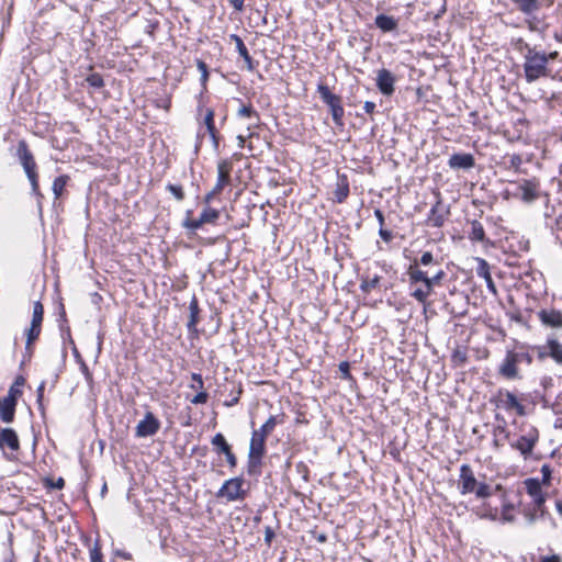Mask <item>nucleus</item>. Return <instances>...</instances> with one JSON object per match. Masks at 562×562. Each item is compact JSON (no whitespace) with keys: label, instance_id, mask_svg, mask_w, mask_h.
I'll return each mask as SVG.
<instances>
[{"label":"nucleus","instance_id":"f257e3e1","mask_svg":"<svg viewBox=\"0 0 562 562\" xmlns=\"http://www.w3.org/2000/svg\"><path fill=\"white\" fill-rule=\"evenodd\" d=\"M15 155L30 182L31 193L36 199L37 209L40 213H42L44 194L40 189V176L37 171V164L33 153L31 151L27 143L24 139H21L18 143Z\"/></svg>","mask_w":562,"mask_h":562},{"label":"nucleus","instance_id":"cd10ccee","mask_svg":"<svg viewBox=\"0 0 562 562\" xmlns=\"http://www.w3.org/2000/svg\"><path fill=\"white\" fill-rule=\"evenodd\" d=\"M263 456L248 453L247 474L249 476H259L261 474Z\"/></svg>","mask_w":562,"mask_h":562},{"label":"nucleus","instance_id":"49530a36","mask_svg":"<svg viewBox=\"0 0 562 562\" xmlns=\"http://www.w3.org/2000/svg\"><path fill=\"white\" fill-rule=\"evenodd\" d=\"M166 188L178 201L184 199L186 195L181 186L169 183Z\"/></svg>","mask_w":562,"mask_h":562},{"label":"nucleus","instance_id":"9d476101","mask_svg":"<svg viewBox=\"0 0 562 562\" xmlns=\"http://www.w3.org/2000/svg\"><path fill=\"white\" fill-rule=\"evenodd\" d=\"M448 166L452 170H470L475 166V158L470 153H456L450 156Z\"/></svg>","mask_w":562,"mask_h":562},{"label":"nucleus","instance_id":"7ed1b4c3","mask_svg":"<svg viewBox=\"0 0 562 562\" xmlns=\"http://www.w3.org/2000/svg\"><path fill=\"white\" fill-rule=\"evenodd\" d=\"M513 183L516 186L513 196L526 205H531L541 198H548V193L541 189L540 179L537 177L520 179Z\"/></svg>","mask_w":562,"mask_h":562},{"label":"nucleus","instance_id":"79ce46f5","mask_svg":"<svg viewBox=\"0 0 562 562\" xmlns=\"http://www.w3.org/2000/svg\"><path fill=\"white\" fill-rule=\"evenodd\" d=\"M90 562H103V554L101 552V547L99 541H95L94 544L89 550Z\"/></svg>","mask_w":562,"mask_h":562},{"label":"nucleus","instance_id":"e433bc0d","mask_svg":"<svg viewBox=\"0 0 562 562\" xmlns=\"http://www.w3.org/2000/svg\"><path fill=\"white\" fill-rule=\"evenodd\" d=\"M380 277L375 274L373 278H362L360 283V289L364 293H370L373 289H375L380 283Z\"/></svg>","mask_w":562,"mask_h":562},{"label":"nucleus","instance_id":"dca6fc26","mask_svg":"<svg viewBox=\"0 0 562 562\" xmlns=\"http://www.w3.org/2000/svg\"><path fill=\"white\" fill-rule=\"evenodd\" d=\"M518 362L519 356L514 352H508L499 367V373L506 379H516L518 376Z\"/></svg>","mask_w":562,"mask_h":562},{"label":"nucleus","instance_id":"72a5a7b5","mask_svg":"<svg viewBox=\"0 0 562 562\" xmlns=\"http://www.w3.org/2000/svg\"><path fill=\"white\" fill-rule=\"evenodd\" d=\"M199 217L203 224H213L218 220L220 212L215 209L206 206Z\"/></svg>","mask_w":562,"mask_h":562},{"label":"nucleus","instance_id":"473e14b6","mask_svg":"<svg viewBox=\"0 0 562 562\" xmlns=\"http://www.w3.org/2000/svg\"><path fill=\"white\" fill-rule=\"evenodd\" d=\"M470 238L475 241H484L485 239V232L483 225L474 220L471 222V233Z\"/></svg>","mask_w":562,"mask_h":562},{"label":"nucleus","instance_id":"0e129e2a","mask_svg":"<svg viewBox=\"0 0 562 562\" xmlns=\"http://www.w3.org/2000/svg\"><path fill=\"white\" fill-rule=\"evenodd\" d=\"M541 473L543 475V481L546 483H548L550 481V477H551V470H550V468L548 465H542Z\"/></svg>","mask_w":562,"mask_h":562},{"label":"nucleus","instance_id":"2eb2a0df","mask_svg":"<svg viewBox=\"0 0 562 562\" xmlns=\"http://www.w3.org/2000/svg\"><path fill=\"white\" fill-rule=\"evenodd\" d=\"M395 77L387 69H380L376 76V87L384 95H392L394 92Z\"/></svg>","mask_w":562,"mask_h":562},{"label":"nucleus","instance_id":"f3484780","mask_svg":"<svg viewBox=\"0 0 562 562\" xmlns=\"http://www.w3.org/2000/svg\"><path fill=\"white\" fill-rule=\"evenodd\" d=\"M476 261H477V266L475 269L476 276L479 278H482L485 281L486 286L491 293L496 294L497 290H496V285L491 276L488 262L483 258H476Z\"/></svg>","mask_w":562,"mask_h":562},{"label":"nucleus","instance_id":"052dcab7","mask_svg":"<svg viewBox=\"0 0 562 562\" xmlns=\"http://www.w3.org/2000/svg\"><path fill=\"white\" fill-rule=\"evenodd\" d=\"M80 369L86 378V381L91 384L93 381L92 373L89 371L88 366L85 362H81Z\"/></svg>","mask_w":562,"mask_h":562},{"label":"nucleus","instance_id":"37998d69","mask_svg":"<svg viewBox=\"0 0 562 562\" xmlns=\"http://www.w3.org/2000/svg\"><path fill=\"white\" fill-rule=\"evenodd\" d=\"M190 214H191V211H188L187 212V218L183 221V226L190 231H196L199 229L202 225H204L202 223V221L199 218H190Z\"/></svg>","mask_w":562,"mask_h":562},{"label":"nucleus","instance_id":"5701e85b","mask_svg":"<svg viewBox=\"0 0 562 562\" xmlns=\"http://www.w3.org/2000/svg\"><path fill=\"white\" fill-rule=\"evenodd\" d=\"M317 92L319 93L323 102L329 106V110L336 105L341 104V98L337 94H334L326 85L318 83Z\"/></svg>","mask_w":562,"mask_h":562},{"label":"nucleus","instance_id":"6e6552de","mask_svg":"<svg viewBox=\"0 0 562 562\" xmlns=\"http://www.w3.org/2000/svg\"><path fill=\"white\" fill-rule=\"evenodd\" d=\"M479 482L473 470L469 464H462L460 468L459 491L462 495L474 493Z\"/></svg>","mask_w":562,"mask_h":562},{"label":"nucleus","instance_id":"4d7b16f0","mask_svg":"<svg viewBox=\"0 0 562 562\" xmlns=\"http://www.w3.org/2000/svg\"><path fill=\"white\" fill-rule=\"evenodd\" d=\"M192 380L195 382V385H192L191 387L193 389H199V390H203L204 387V382H203V379H202V375L199 374V373H192Z\"/></svg>","mask_w":562,"mask_h":562},{"label":"nucleus","instance_id":"c03bdc74","mask_svg":"<svg viewBox=\"0 0 562 562\" xmlns=\"http://www.w3.org/2000/svg\"><path fill=\"white\" fill-rule=\"evenodd\" d=\"M474 493L477 498H487L493 494V488L486 483H479Z\"/></svg>","mask_w":562,"mask_h":562},{"label":"nucleus","instance_id":"ea45409f","mask_svg":"<svg viewBox=\"0 0 562 562\" xmlns=\"http://www.w3.org/2000/svg\"><path fill=\"white\" fill-rule=\"evenodd\" d=\"M330 113H331L334 123L337 126L342 127L344 126L342 119H344V114H345L342 104L336 105L333 109H330Z\"/></svg>","mask_w":562,"mask_h":562},{"label":"nucleus","instance_id":"412c9836","mask_svg":"<svg viewBox=\"0 0 562 562\" xmlns=\"http://www.w3.org/2000/svg\"><path fill=\"white\" fill-rule=\"evenodd\" d=\"M189 311H190V317H189L187 327L190 333L196 334L198 333L196 325L200 322V317H199L200 307H199L198 299L194 295L192 296V299L190 301Z\"/></svg>","mask_w":562,"mask_h":562},{"label":"nucleus","instance_id":"58836bf2","mask_svg":"<svg viewBox=\"0 0 562 562\" xmlns=\"http://www.w3.org/2000/svg\"><path fill=\"white\" fill-rule=\"evenodd\" d=\"M195 64H196L198 70L201 72V78H200L201 86H202L203 90H205L206 83L209 80V76H210L209 67H207L206 63H204L202 59H196Z\"/></svg>","mask_w":562,"mask_h":562},{"label":"nucleus","instance_id":"c756f323","mask_svg":"<svg viewBox=\"0 0 562 562\" xmlns=\"http://www.w3.org/2000/svg\"><path fill=\"white\" fill-rule=\"evenodd\" d=\"M70 181V177L68 175H61L56 177L52 184V191L54 193V200L57 201L60 199L65 192L66 186Z\"/></svg>","mask_w":562,"mask_h":562},{"label":"nucleus","instance_id":"f704fd0d","mask_svg":"<svg viewBox=\"0 0 562 562\" xmlns=\"http://www.w3.org/2000/svg\"><path fill=\"white\" fill-rule=\"evenodd\" d=\"M434 289L427 290V284H423L420 286H417L413 292L412 296L417 300L419 303H426L428 296L431 294Z\"/></svg>","mask_w":562,"mask_h":562},{"label":"nucleus","instance_id":"e2e57ef3","mask_svg":"<svg viewBox=\"0 0 562 562\" xmlns=\"http://www.w3.org/2000/svg\"><path fill=\"white\" fill-rule=\"evenodd\" d=\"M227 1L237 11H241L244 9L245 0H227Z\"/></svg>","mask_w":562,"mask_h":562},{"label":"nucleus","instance_id":"39448f33","mask_svg":"<svg viewBox=\"0 0 562 562\" xmlns=\"http://www.w3.org/2000/svg\"><path fill=\"white\" fill-rule=\"evenodd\" d=\"M407 276L411 285L423 283L427 284V290H429L441 283L446 277V272L442 269H439L431 277H429L428 271L422 270L419 267H417V265H411L407 270Z\"/></svg>","mask_w":562,"mask_h":562},{"label":"nucleus","instance_id":"774afa93","mask_svg":"<svg viewBox=\"0 0 562 562\" xmlns=\"http://www.w3.org/2000/svg\"><path fill=\"white\" fill-rule=\"evenodd\" d=\"M363 109L364 111L368 113V114H371L374 112V109H375V103L372 102V101H366L364 102V105H363Z\"/></svg>","mask_w":562,"mask_h":562},{"label":"nucleus","instance_id":"0eeeda50","mask_svg":"<svg viewBox=\"0 0 562 562\" xmlns=\"http://www.w3.org/2000/svg\"><path fill=\"white\" fill-rule=\"evenodd\" d=\"M160 429L159 419L151 413L147 412L142 420L135 427V437L146 438L154 436Z\"/></svg>","mask_w":562,"mask_h":562},{"label":"nucleus","instance_id":"20e7f679","mask_svg":"<svg viewBox=\"0 0 562 562\" xmlns=\"http://www.w3.org/2000/svg\"><path fill=\"white\" fill-rule=\"evenodd\" d=\"M243 476H236L226 480L216 493V497L225 498L227 502L244 501L247 496V490L244 486Z\"/></svg>","mask_w":562,"mask_h":562},{"label":"nucleus","instance_id":"5fc2aeb1","mask_svg":"<svg viewBox=\"0 0 562 562\" xmlns=\"http://www.w3.org/2000/svg\"><path fill=\"white\" fill-rule=\"evenodd\" d=\"M224 456L226 458L227 464L232 469L236 468V465H237V458H236L235 453L233 452V450L231 449Z\"/></svg>","mask_w":562,"mask_h":562},{"label":"nucleus","instance_id":"2f4dec72","mask_svg":"<svg viewBox=\"0 0 562 562\" xmlns=\"http://www.w3.org/2000/svg\"><path fill=\"white\" fill-rule=\"evenodd\" d=\"M277 424H278L277 417L270 416L259 429H255L254 431L256 434L261 435L262 437L267 438L274 430Z\"/></svg>","mask_w":562,"mask_h":562},{"label":"nucleus","instance_id":"b1692460","mask_svg":"<svg viewBox=\"0 0 562 562\" xmlns=\"http://www.w3.org/2000/svg\"><path fill=\"white\" fill-rule=\"evenodd\" d=\"M231 40L233 42H235L236 49L239 53V55L243 57L244 61L246 63L247 69L250 71L254 70L255 66H254L252 58L249 55V52H248L245 43L243 42V40L236 34H232Z\"/></svg>","mask_w":562,"mask_h":562},{"label":"nucleus","instance_id":"603ef678","mask_svg":"<svg viewBox=\"0 0 562 562\" xmlns=\"http://www.w3.org/2000/svg\"><path fill=\"white\" fill-rule=\"evenodd\" d=\"M522 165V158L518 154H513L509 157V166L514 168L515 170H518L520 166Z\"/></svg>","mask_w":562,"mask_h":562},{"label":"nucleus","instance_id":"a18cd8bd","mask_svg":"<svg viewBox=\"0 0 562 562\" xmlns=\"http://www.w3.org/2000/svg\"><path fill=\"white\" fill-rule=\"evenodd\" d=\"M87 82L93 88H102L104 86L103 78L100 74L93 72L87 77Z\"/></svg>","mask_w":562,"mask_h":562},{"label":"nucleus","instance_id":"09e8293b","mask_svg":"<svg viewBox=\"0 0 562 562\" xmlns=\"http://www.w3.org/2000/svg\"><path fill=\"white\" fill-rule=\"evenodd\" d=\"M44 390H45V381H43L38 385L37 391H36V402H37V405H38V408H40L42 415H44V405H43Z\"/></svg>","mask_w":562,"mask_h":562},{"label":"nucleus","instance_id":"680f3d73","mask_svg":"<svg viewBox=\"0 0 562 562\" xmlns=\"http://www.w3.org/2000/svg\"><path fill=\"white\" fill-rule=\"evenodd\" d=\"M532 499H533L535 506L538 509H541L546 502V497H544L543 493L539 494V496L533 497Z\"/></svg>","mask_w":562,"mask_h":562},{"label":"nucleus","instance_id":"bf43d9fd","mask_svg":"<svg viewBox=\"0 0 562 562\" xmlns=\"http://www.w3.org/2000/svg\"><path fill=\"white\" fill-rule=\"evenodd\" d=\"M380 237L386 241L390 243L393 239V234L391 231L385 229L384 227H380L379 229Z\"/></svg>","mask_w":562,"mask_h":562},{"label":"nucleus","instance_id":"423d86ee","mask_svg":"<svg viewBox=\"0 0 562 562\" xmlns=\"http://www.w3.org/2000/svg\"><path fill=\"white\" fill-rule=\"evenodd\" d=\"M492 403H494L497 408L516 411L519 416L525 415V407L519 403L517 397L507 390H498L493 397Z\"/></svg>","mask_w":562,"mask_h":562},{"label":"nucleus","instance_id":"393cba45","mask_svg":"<svg viewBox=\"0 0 562 562\" xmlns=\"http://www.w3.org/2000/svg\"><path fill=\"white\" fill-rule=\"evenodd\" d=\"M266 439L267 438L262 437L261 435H258L255 431H252L248 453L265 456Z\"/></svg>","mask_w":562,"mask_h":562},{"label":"nucleus","instance_id":"338daca9","mask_svg":"<svg viewBox=\"0 0 562 562\" xmlns=\"http://www.w3.org/2000/svg\"><path fill=\"white\" fill-rule=\"evenodd\" d=\"M374 215L379 222L380 227L384 226V214L380 209L374 210Z\"/></svg>","mask_w":562,"mask_h":562},{"label":"nucleus","instance_id":"1a4fd4ad","mask_svg":"<svg viewBox=\"0 0 562 562\" xmlns=\"http://www.w3.org/2000/svg\"><path fill=\"white\" fill-rule=\"evenodd\" d=\"M538 438V430L536 428H530L526 435L520 436L515 442H513L512 447L519 450L526 458L532 452Z\"/></svg>","mask_w":562,"mask_h":562},{"label":"nucleus","instance_id":"9b49d317","mask_svg":"<svg viewBox=\"0 0 562 562\" xmlns=\"http://www.w3.org/2000/svg\"><path fill=\"white\" fill-rule=\"evenodd\" d=\"M233 169V162L229 159H223L217 164V181L214 186L215 191L220 193L231 182V171Z\"/></svg>","mask_w":562,"mask_h":562},{"label":"nucleus","instance_id":"f03ea898","mask_svg":"<svg viewBox=\"0 0 562 562\" xmlns=\"http://www.w3.org/2000/svg\"><path fill=\"white\" fill-rule=\"evenodd\" d=\"M524 53V71L525 79L528 83L535 82L540 78L549 77L551 69L547 66V57L544 52L538 50L528 43H522Z\"/></svg>","mask_w":562,"mask_h":562},{"label":"nucleus","instance_id":"c9c22d12","mask_svg":"<svg viewBox=\"0 0 562 562\" xmlns=\"http://www.w3.org/2000/svg\"><path fill=\"white\" fill-rule=\"evenodd\" d=\"M43 317H44V306L40 301H36L33 305L31 324L42 327Z\"/></svg>","mask_w":562,"mask_h":562},{"label":"nucleus","instance_id":"bb28decb","mask_svg":"<svg viewBox=\"0 0 562 562\" xmlns=\"http://www.w3.org/2000/svg\"><path fill=\"white\" fill-rule=\"evenodd\" d=\"M204 124L206 126V131L210 134L213 145L215 148L218 147V132L214 124V111L211 109L206 110L205 116H204Z\"/></svg>","mask_w":562,"mask_h":562},{"label":"nucleus","instance_id":"13d9d810","mask_svg":"<svg viewBox=\"0 0 562 562\" xmlns=\"http://www.w3.org/2000/svg\"><path fill=\"white\" fill-rule=\"evenodd\" d=\"M273 538H274L273 529L271 527H269V526L266 527L265 528V542H266V544L270 547Z\"/></svg>","mask_w":562,"mask_h":562},{"label":"nucleus","instance_id":"3c124183","mask_svg":"<svg viewBox=\"0 0 562 562\" xmlns=\"http://www.w3.org/2000/svg\"><path fill=\"white\" fill-rule=\"evenodd\" d=\"M209 394L201 390L195 396L191 398L192 404H204L207 402Z\"/></svg>","mask_w":562,"mask_h":562},{"label":"nucleus","instance_id":"864d4df0","mask_svg":"<svg viewBox=\"0 0 562 562\" xmlns=\"http://www.w3.org/2000/svg\"><path fill=\"white\" fill-rule=\"evenodd\" d=\"M514 509V506L512 504H504L503 505V520L505 521H514V516L509 514L510 510Z\"/></svg>","mask_w":562,"mask_h":562},{"label":"nucleus","instance_id":"4468645a","mask_svg":"<svg viewBox=\"0 0 562 562\" xmlns=\"http://www.w3.org/2000/svg\"><path fill=\"white\" fill-rule=\"evenodd\" d=\"M541 324L551 328H562V312L554 308H543L538 312Z\"/></svg>","mask_w":562,"mask_h":562},{"label":"nucleus","instance_id":"a878e982","mask_svg":"<svg viewBox=\"0 0 562 562\" xmlns=\"http://www.w3.org/2000/svg\"><path fill=\"white\" fill-rule=\"evenodd\" d=\"M524 14L530 15L540 9V0H510Z\"/></svg>","mask_w":562,"mask_h":562},{"label":"nucleus","instance_id":"8fccbe9b","mask_svg":"<svg viewBox=\"0 0 562 562\" xmlns=\"http://www.w3.org/2000/svg\"><path fill=\"white\" fill-rule=\"evenodd\" d=\"M451 358L457 366H463L468 359L467 353L460 349L454 350Z\"/></svg>","mask_w":562,"mask_h":562},{"label":"nucleus","instance_id":"aec40b11","mask_svg":"<svg viewBox=\"0 0 562 562\" xmlns=\"http://www.w3.org/2000/svg\"><path fill=\"white\" fill-rule=\"evenodd\" d=\"M374 24L378 29H380L382 32H393L398 26V21L386 14H378L374 19Z\"/></svg>","mask_w":562,"mask_h":562},{"label":"nucleus","instance_id":"7c9ffc66","mask_svg":"<svg viewBox=\"0 0 562 562\" xmlns=\"http://www.w3.org/2000/svg\"><path fill=\"white\" fill-rule=\"evenodd\" d=\"M211 443L217 453L225 454L227 451L232 449L231 445L226 441L224 435L221 432L216 434L212 438Z\"/></svg>","mask_w":562,"mask_h":562},{"label":"nucleus","instance_id":"a19ab883","mask_svg":"<svg viewBox=\"0 0 562 562\" xmlns=\"http://www.w3.org/2000/svg\"><path fill=\"white\" fill-rule=\"evenodd\" d=\"M238 116L240 117H248V119H252L255 117L256 120H259V115L258 113L256 112V110L252 108V105L248 104H243L239 109H238V112H237Z\"/></svg>","mask_w":562,"mask_h":562},{"label":"nucleus","instance_id":"69168bd1","mask_svg":"<svg viewBox=\"0 0 562 562\" xmlns=\"http://www.w3.org/2000/svg\"><path fill=\"white\" fill-rule=\"evenodd\" d=\"M218 191H215L213 188L205 196H204V203L210 204L211 201L218 194Z\"/></svg>","mask_w":562,"mask_h":562},{"label":"nucleus","instance_id":"c85d7f7f","mask_svg":"<svg viewBox=\"0 0 562 562\" xmlns=\"http://www.w3.org/2000/svg\"><path fill=\"white\" fill-rule=\"evenodd\" d=\"M42 331V327L37 325H30V327L25 330L26 335V344H25V353L31 357L33 353L32 345L35 340L38 339Z\"/></svg>","mask_w":562,"mask_h":562},{"label":"nucleus","instance_id":"6ab92c4d","mask_svg":"<svg viewBox=\"0 0 562 562\" xmlns=\"http://www.w3.org/2000/svg\"><path fill=\"white\" fill-rule=\"evenodd\" d=\"M16 403L12 397H3L0 403V418L3 423L9 424L13 422Z\"/></svg>","mask_w":562,"mask_h":562},{"label":"nucleus","instance_id":"f8f14e48","mask_svg":"<svg viewBox=\"0 0 562 562\" xmlns=\"http://www.w3.org/2000/svg\"><path fill=\"white\" fill-rule=\"evenodd\" d=\"M546 356L562 364V345L554 337H549L547 344L539 348V357Z\"/></svg>","mask_w":562,"mask_h":562},{"label":"nucleus","instance_id":"ddd939ff","mask_svg":"<svg viewBox=\"0 0 562 562\" xmlns=\"http://www.w3.org/2000/svg\"><path fill=\"white\" fill-rule=\"evenodd\" d=\"M449 215V210L446 209L440 200H438L431 207L428 217L427 224L431 227H441L445 224L447 216Z\"/></svg>","mask_w":562,"mask_h":562},{"label":"nucleus","instance_id":"4be33fe9","mask_svg":"<svg viewBox=\"0 0 562 562\" xmlns=\"http://www.w3.org/2000/svg\"><path fill=\"white\" fill-rule=\"evenodd\" d=\"M349 195V182L345 175H339L336 188L334 190V198L337 203H342Z\"/></svg>","mask_w":562,"mask_h":562},{"label":"nucleus","instance_id":"6e6d98bb","mask_svg":"<svg viewBox=\"0 0 562 562\" xmlns=\"http://www.w3.org/2000/svg\"><path fill=\"white\" fill-rule=\"evenodd\" d=\"M21 395H22V391L18 386L11 385L5 397H12L13 400H15V402H18V398Z\"/></svg>","mask_w":562,"mask_h":562},{"label":"nucleus","instance_id":"a211bd4d","mask_svg":"<svg viewBox=\"0 0 562 562\" xmlns=\"http://www.w3.org/2000/svg\"><path fill=\"white\" fill-rule=\"evenodd\" d=\"M8 447L12 451L20 448V441L16 432L12 428H0V448Z\"/></svg>","mask_w":562,"mask_h":562},{"label":"nucleus","instance_id":"4c0bfd02","mask_svg":"<svg viewBox=\"0 0 562 562\" xmlns=\"http://www.w3.org/2000/svg\"><path fill=\"white\" fill-rule=\"evenodd\" d=\"M527 493L533 498L542 493L541 485L537 479H527L525 481Z\"/></svg>","mask_w":562,"mask_h":562},{"label":"nucleus","instance_id":"de8ad7c7","mask_svg":"<svg viewBox=\"0 0 562 562\" xmlns=\"http://www.w3.org/2000/svg\"><path fill=\"white\" fill-rule=\"evenodd\" d=\"M422 265V266H430L432 263H438L437 260L435 259L434 255L430 252V251H425L419 260L417 262H415L414 265H417L418 266Z\"/></svg>","mask_w":562,"mask_h":562}]
</instances>
